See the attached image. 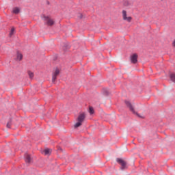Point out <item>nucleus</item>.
I'll list each match as a JSON object with an SVG mask.
<instances>
[{
	"mask_svg": "<svg viewBox=\"0 0 175 175\" xmlns=\"http://www.w3.org/2000/svg\"><path fill=\"white\" fill-rule=\"evenodd\" d=\"M89 113H90V114H94V108H92V107H90L89 108Z\"/></svg>",
	"mask_w": 175,
	"mask_h": 175,
	"instance_id": "obj_17",
	"label": "nucleus"
},
{
	"mask_svg": "<svg viewBox=\"0 0 175 175\" xmlns=\"http://www.w3.org/2000/svg\"><path fill=\"white\" fill-rule=\"evenodd\" d=\"M131 2H129V1H126L124 3V6H126V8H129V6H131Z\"/></svg>",
	"mask_w": 175,
	"mask_h": 175,
	"instance_id": "obj_13",
	"label": "nucleus"
},
{
	"mask_svg": "<svg viewBox=\"0 0 175 175\" xmlns=\"http://www.w3.org/2000/svg\"><path fill=\"white\" fill-rule=\"evenodd\" d=\"M12 13H14V14H18L20 13V8H13Z\"/></svg>",
	"mask_w": 175,
	"mask_h": 175,
	"instance_id": "obj_9",
	"label": "nucleus"
},
{
	"mask_svg": "<svg viewBox=\"0 0 175 175\" xmlns=\"http://www.w3.org/2000/svg\"><path fill=\"white\" fill-rule=\"evenodd\" d=\"M16 59L17 61H21L23 59V55L20 53H18Z\"/></svg>",
	"mask_w": 175,
	"mask_h": 175,
	"instance_id": "obj_12",
	"label": "nucleus"
},
{
	"mask_svg": "<svg viewBox=\"0 0 175 175\" xmlns=\"http://www.w3.org/2000/svg\"><path fill=\"white\" fill-rule=\"evenodd\" d=\"M43 20L47 23L49 25H54V21L48 16H43Z\"/></svg>",
	"mask_w": 175,
	"mask_h": 175,
	"instance_id": "obj_3",
	"label": "nucleus"
},
{
	"mask_svg": "<svg viewBox=\"0 0 175 175\" xmlns=\"http://www.w3.org/2000/svg\"><path fill=\"white\" fill-rule=\"evenodd\" d=\"M116 161L119 163L122 170H124V169H126V161H124L122 159H117Z\"/></svg>",
	"mask_w": 175,
	"mask_h": 175,
	"instance_id": "obj_2",
	"label": "nucleus"
},
{
	"mask_svg": "<svg viewBox=\"0 0 175 175\" xmlns=\"http://www.w3.org/2000/svg\"><path fill=\"white\" fill-rule=\"evenodd\" d=\"M81 18H83V16H81V17H80Z\"/></svg>",
	"mask_w": 175,
	"mask_h": 175,
	"instance_id": "obj_21",
	"label": "nucleus"
},
{
	"mask_svg": "<svg viewBox=\"0 0 175 175\" xmlns=\"http://www.w3.org/2000/svg\"><path fill=\"white\" fill-rule=\"evenodd\" d=\"M7 128H10V123L7 124Z\"/></svg>",
	"mask_w": 175,
	"mask_h": 175,
	"instance_id": "obj_20",
	"label": "nucleus"
},
{
	"mask_svg": "<svg viewBox=\"0 0 175 175\" xmlns=\"http://www.w3.org/2000/svg\"><path fill=\"white\" fill-rule=\"evenodd\" d=\"M16 32V29L14 27H12L11 31L10 32V37L12 38V36H13V35H14V33Z\"/></svg>",
	"mask_w": 175,
	"mask_h": 175,
	"instance_id": "obj_10",
	"label": "nucleus"
},
{
	"mask_svg": "<svg viewBox=\"0 0 175 175\" xmlns=\"http://www.w3.org/2000/svg\"><path fill=\"white\" fill-rule=\"evenodd\" d=\"M59 75V70L56 68L52 76V81L54 83L57 80V77Z\"/></svg>",
	"mask_w": 175,
	"mask_h": 175,
	"instance_id": "obj_4",
	"label": "nucleus"
},
{
	"mask_svg": "<svg viewBox=\"0 0 175 175\" xmlns=\"http://www.w3.org/2000/svg\"><path fill=\"white\" fill-rule=\"evenodd\" d=\"M122 18L124 21H127L128 23H131L132 21V18L131 16H128L126 14V11L123 10L122 12Z\"/></svg>",
	"mask_w": 175,
	"mask_h": 175,
	"instance_id": "obj_1",
	"label": "nucleus"
},
{
	"mask_svg": "<svg viewBox=\"0 0 175 175\" xmlns=\"http://www.w3.org/2000/svg\"><path fill=\"white\" fill-rule=\"evenodd\" d=\"M25 162H27V163H29V162H31V157H29L28 154H25Z\"/></svg>",
	"mask_w": 175,
	"mask_h": 175,
	"instance_id": "obj_11",
	"label": "nucleus"
},
{
	"mask_svg": "<svg viewBox=\"0 0 175 175\" xmlns=\"http://www.w3.org/2000/svg\"><path fill=\"white\" fill-rule=\"evenodd\" d=\"M85 119V113H82L79 114V116H78L77 121L83 123L84 122Z\"/></svg>",
	"mask_w": 175,
	"mask_h": 175,
	"instance_id": "obj_6",
	"label": "nucleus"
},
{
	"mask_svg": "<svg viewBox=\"0 0 175 175\" xmlns=\"http://www.w3.org/2000/svg\"><path fill=\"white\" fill-rule=\"evenodd\" d=\"M131 61L132 64H136V62H137V55L133 54V55H131Z\"/></svg>",
	"mask_w": 175,
	"mask_h": 175,
	"instance_id": "obj_7",
	"label": "nucleus"
},
{
	"mask_svg": "<svg viewBox=\"0 0 175 175\" xmlns=\"http://www.w3.org/2000/svg\"><path fill=\"white\" fill-rule=\"evenodd\" d=\"M125 105L127 106V107H129V109H130L131 111H132V113H135V109L133 108V105H132V104L129 101L126 100Z\"/></svg>",
	"mask_w": 175,
	"mask_h": 175,
	"instance_id": "obj_5",
	"label": "nucleus"
},
{
	"mask_svg": "<svg viewBox=\"0 0 175 175\" xmlns=\"http://www.w3.org/2000/svg\"><path fill=\"white\" fill-rule=\"evenodd\" d=\"M81 124H83V123H81V122H79V121H78V122H77V123L75 124V128H79V126H81Z\"/></svg>",
	"mask_w": 175,
	"mask_h": 175,
	"instance_id": "obj_15",
	"label": "nucleus"
},
{
	"mask_svg": "<svg viewBox=\"0 0 175 175\" xmlns=\"http://www.w3.org/2000/svg\"><path fill=\"white\" fill-rule=\"evenodd\" d=\"M172 46H173L174 47H175V40H174V42H172Z\"/></svg>",
	"mask_w": 175,
	"mask_h": 175,
	"instance_id": "obj_19",
	"label": "nucleus"
},
{
	"mask_svg": "<svg viewBox=\"0 0 175 175\" xmlns=\"http://www.w3.org/2000/svg\"><path fill=\"white\" fill-rule=\"evenodd\" d=\"M160 1H165V0H160Z\"/></svg>",
	"mask_w": 175,
	"mask_h": 175,
	"instance_id": "obj_22",
	"label": "nucleus"
},
{
	"mask_svg": "<svg viewBox=\"0 0 175 175\" xmlns=\"http://www.w3.org/2000/svg\"><path fill=\"white\" fill-rule=\"evenodd\" d=\"M172 81H173L174 83H175V75L174 74H171L170 76Z\"/></svg>",
	"mask_w": 175,
	"mask_h": 175,
	"instance_id": "obj_14",
	"label": "nucleus"
},
{
	"mask_svg": "<svg viewBox=\"0 0 175 175\" xmlns=\"http://www.w3.org/2000/svg\"><path fill=\"white\" fill-rule=\"evenodd\" d=\"M137 116H138V117H139L140 118H144V116H140L139 114H137Z\"/></svg>",
	"mask_w": 175,
	"mask_h": 175,
	"instance_id": "obj_18",
	"label": "nucleus"
},
{
	"mask_svg": "<svg viewBox=\"0 0 175 175\" xmlns=\"http://www.w3.org/2000/svg\"><path fill=\"white\" fill-rule=\"evenodd\" d=\"M28 75L31 79H33V72L29 71Z\"/></svg>",
	"mask_w": 175,
	"mask_h": 175,
	"instance_id": "obj_16",
	"label": "nucleus"
},
{
	"mask_svg": "<svg viewBox=\"0 0 175 175\" xmlns=\"http://www.w3.org/2000/svg\"><path fill=\"white\" fill-rule=\"evenodd\" d=\"M43 154H44V155H50V154H51V149L46 148L43 151Z\"/></svg>",
	"mask_w": 175,
	"mask_h": 175,
	"instance_id": "obj_8",
	"label": "nucleus"
}]
</instances>
